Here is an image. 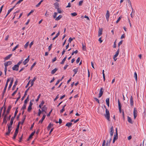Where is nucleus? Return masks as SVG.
I'll return each mask as SVG.
<instances>
[{
	"mask_svg": "<svg viewBox=\"0 0 146 146\" xmlns=\"http://www.w3.org/2000/svg\"><path fill=\"white\" fill-rule=\"evenodd\" d=\"M104 107L106 108V113L104 114V115L106 119L108 121H110V114L109 111L108 110L106 107V106H104Z\"/></svg>",
	"mask_w": 146,
	"mask_h": 146,
	"instance_id": "nucleus-1",
	"label": "nucleus"
},
{
	"mask_svg": "<svg viewBox=\"0 0 146 146\" xmlns=\"http://www.w3.org/2000/svg\"><path fill=\"white\" fill-rule=\"evenodd\" d=\"M116 134L114 135V137L113 138V143H114L115 142V140L117 139V128L116 129Z\"/></svg>",
	"mask_w": 146,
	"mask_h": 146,
	"instance_id": "nucleus-2",
	"label": "nucleus"
},
{
	"mask_svg": "<svg viewBox=\"0 0 146 146\" xmlns=\"http://www.w3.org/2000/svg\"><path fill=\"white\" fill-rule=\"evenodd\" d=\"M104 89L103 88H101L100 89V91L99 93V96L98 97L100 98L102 96V94L103 93V92H104Z\"/></svg>",
	"mask_w": 146,
	"mask_h": 146,
	"instance_id": "nucleus-3",
	"label": "nucleus"
},
{
	"mask_svg": "<svg viewBox=\"0 0 146 146\" xmlns=\"http://www.w3.org/2000/svg\"><path fill=\"white\" fill-rule=\"evenodd\" d=\"M137 111L135 108H134L133 111L134 118L135 119L137 116Z\"/></svg>",
	"mask_w": 146,
	"mask_h": 146,
	"instance_id": "nucleus-4",
	"label": "nucleus"
},
{
	"mask_svg": "<svg viewBox=\"0 0 146 146\" xmlns=\"http://www.w3.org/2000/svg\"><path fill=\"white\" fill-rule=\"evenodd\" d=\"M18 131L19 130H17V129H16L15 131V133H14V135L13 136V138L15 139L16 137V136H17L18 133Z\"/></svg>",
	"mask_w": 146,
	"mask_h": 146,
	"instance_id": "nucleus-5",
	"label": "nucleus"
},
{
	"mask_svg": "<svg viewBox=\"0 0 146 146\" xmlns=\"http://www.w3.org/2000/svg\"><path fill=\"white\" fill-rule=\"evenodd\" d=\"M33 104L31 101L30 102L29 106L28 107V111L29 112L32 109V106Z\"/></svg>",
	"mask_w": 146,
	"mask_h": 146,
	"instance_id": "nucleus-6",
	"label": "nucleus"
},
{
	"mask_svg": "<svg viewBox=\"0 0 146 146\" xmlns=\"http://www.w3.org/2000/svg\"><path fill=\"white\" fill-rule=\"evenodd\" d=\"M29 56L28 58L23 62V64L24 65H26L27 64V63L29 61Z\"/></svg>",
	"mask_w": 146,
	"mask_h": 146,
	"instance_id": "nucleus-7",
	"label": "nucleus"
},
{
	"mask_svg": "<svg viewBox=\"0 0 146 146\" xmlns=\"http://www.w3.org/2000/svg\"><path fill=\"white\" fill-rule=\"evenodd\" d=\"M110 17V13L109 11L108 10L107 11V12L106 14V18L107 19V20L108 21L109 20V17Z\"/></svg>",
	"mask_w": 146,
	"mask_h": 146,
	"instance_id": "nucleus-8",
	"label": "nucleus"
},
{
	"mask_svg": "<svg viewBox=\"0 0 146 146\" xmlns=\"http://www.w3.org/2000/svg\"><path fill=\"white\" fill-rule=\"evenodd\" d=\"M118 103L119 108V112L120 113H121V104H120V102L119 99H118Z\"/></svg>",
	"mask_w": 146,
	"mask_h": 146,
	"instance_id": "nucleus-9",
	"label": "nucleus"
},
{
	"mask_svg": "<svg viewBox=\"0 0 146 146\" xmlns=\"http://www.w3.org/2000/svg\"><path fill=\"white\" fill-rule=\"evenodd\" d=\"M19 67L16 64L15 65L12 67V69L14 70L17 71L18 70Z\"/></svg>",
	"mask_w": 146,
	"mask_h": 146,
	"instance_id": "nucleus-10",
	"label": "nucleus"
},
{
	"mask_svg": "<svg viewBox=\"0 0 146 146\" xmlns=\"http://www.w3.org/2000/svg\"><path fill=\"white\" fill-rule=\"evenodd\" d=\"M35 133V131H34L31 133V134L30 135L28 139V141H29L30 139L32 138L33 136L34 135Z\"/></svg>",
	"mask_w": 146,
	"mask_h": 146,
	"instance_id": "nucleus-11",
	"label": "nucleus"
},
{
	"mask_svg": "<svg viewBox=\"0 0 146 146\" xmlns=\"http://www.w3.org/2000/svg\"><path fill=\"white\" fill-rule=\"evenodd\" d=\"M18 83V80L17 79H16L15 82L14 83V85L13 86V88H12V90H15V88L16 86V85L17 84V83Z\"/></svg>",
	"mask_w": 146,
	"mask_h": 146,
	"instance_id": "nucleus-12",
	"label": "nucleus"
},
{
	"mask_svg": "<svg viewBox=\"0 0 146 146\" xmlns=\"http://www.w3.org/2000/svg\"><path fill=\"white\" fill-rule=\"evenodd\" d=\"M110 129V133L111 136V137L113 135L114 131L113 127V126H112V127Z\"/></svg>",
	"mask_w": 146,
	"mask_h": 146,
	"instance_id": "nucleus-13",
	"label": "nucleus"
},
{
	"mask_svg": "<svg viewBox=\"0 0 146 146\" xmlns=\"http://www.w3.org/2000/svg\"><path fill=\"white\" fill-rule=\"evenodd\" d=\"M30 87H29V88L25 91L24 95V96L22 97V100H23L24 98L27 95V93L28 92V91L29 90Z\"/></svg>",
	"mask_w": 146,
	"mask_h": 146,
	"instance_id": "nucleus-14",
	"label": "nucleus"
},
{
	"mask_svg": "<svg viewBox=\"0 0 146 146\" xmlns=\"http://www.w3.org/2000/svg\"><path fill=\"white\" fill-rule=\"evenodd\" d=\"M46 115H43L42 117V118L41 120H40L39 121L38 123H42V122L43 121L44 119L46 117Z\"/></svg>",
	"mask_w": 146,
	"mask_h": 146,
	"instance_id": "nucleus-15",
	"label": "nucleus"
},
{
	"mask_svg": "<svg viewBox=\"0 0 146 146\" xmlns=\"http://www.w3.org/2000/svg\"><path fill=\"white\" fill-rule=\"evenodd\" d=\"M13 81H14V79L13 78H12L11 81V82H10V83L9 84V86L8 87V90H9L11 88V86H12V85L13 84Z\"/></svg>",
	"mask_w": 146,
	"mask_h": 146,
	"instance_id": "nucleus-16",
	"label": "nucleus"
},
{
	"mask_svg": "<svg viewBox=\"0 0 146 146\" xmlns=\"http://www.w3.org/2000/svg\"><path fill=\"white\" fill-rule=\"evenodd\" d=\"M130 103L131 105L132 106L133 105V98L132 96H131L130 98Z\"/></svg>",
	"mask_w": 146,
	"mask_h": 146,
	"instance_id": "nucleus-17",
	"label": "nucleus"
},
{
	"mask_svg": "<svg viewBox=\"0 0 146 146\" xmlns=\"http://www.w3.org/2000/svg\"><path fill=\"white\" fill-rule=\"evenodd\" d=\"M37 78L36 77H35L31 81V85L30 87H31L34 84V82L35 81L36 79Z\"/></svg>",
	"mask_w": 146,
	"mask_h": 146,
	"instance_id": "nucleus-18",
	"label": "nucleus"
},
{
	"mask_svg": "<svg viewBox=\"0 0 146 146\" xmlns=\"http://www.w3.org/2000/svg\"><path fill=\"white\" fill-rule=\"evenodd\" d=\"M119 47L118 50H117V52H116L115 54L114 55V58H116L118 55L119 52Z\"/></svg>",
	"mask_w": 146,
	"mask_h": 146,
	"instance_id": "nucleus-19",
	"label": "nucleus"
},
{
	"mask_svg": "<svg viewBox=\"0 0 146 146\" xmlns=\"http://www.w3.org/2000/svg\"><path fill=\"white\" fill-rule=\"evenodd\" d=\"M12 54H9L5 58V60H8L12 56Z\"/></svg>",
	"mask_w": 146,
	"mask_h": 146,
	"instance_id": "nucleus-20",
	"label": "nucleus"
},
{
	"mask_svg": "<svg viewBox=\"0 0 146 146\" xmlns=\"http://www.w3.org/2000/svg\"><path fill=\"white\" fill-rule=\"evenodd\" d=\"M102 29L99 28L98 31V36H100L102 34Z\"/></svg>",
	"mask_w": 146,
	"mask_h": 146,
	"instance_id": "nucleus-21",
	"label": "nucleus"
},
{
	"mask_svg": "<svg viewBox=\"0 0 146 146\" xmlns=\"http://www.w3.org/2000/svg\"><path fill=\"white\" fill-rule=\"evenodd\" d=\"M106 104L108 107H109L110 105V99L109 98H107L106 100Z\"/></svg>",
	"mask_w": 146,
	"mask_h": 146,
	"instance_id": "nucleus-22",
	"label": "nucleus"
},
{
	"mask_svg": "<svg viewBox=\"0 0 146 146\" xmlns=\"http://www.w3.org/2000/svg\"><path fill=\"white\" fill-rule=\"evenodd\" d=\"M128 121L130 123L132 124L133 122L131 117L129 116L127 117Z\"/></svg>",
	"mask_w": 146,
	"mask_h": 146,
	"instance_id": "nucleus-23",
	"label": "nucleus"
},
{
	"mask_svg": "<svg viewBox=\"0 0 146 146\" xmlns=\"http://www.w3.org/2000/svg\"><path fill=\"white\" fill-rule=\"evenodd\" d=\"M111 140V139H110L109 141L108 140L107 141L106 144V146H109L110 145V142Z\"/></svg>",
	"mask_w": 146,
	"mask_h": 146,
	"instance_id": "nucleus-24",
	"label": "nucleus"
},
{
	"mask_svg": "<svg viewBox=\"0 0 146 146\" xmlns=\"http://www.w3.org/2000/svg\"><path fill=\"white\" fill-rule=\"evenodd\" d=\"M58 69L56 68H54V69L51 72V73L52 74H54L56 72L57 70Z\"/></svg>",
	"mask_w": 146,
	"mask_h": 146,
	"instance_id": "nucleus-25",
	"label": "nucleus"
},
{
	"mask_svg": "<svg viewBox=\"0 0 146 146\" xmlns=\"http://www.w3.org/2000/svg\"><path fill=\"white\" fill-rule=\"evenodd\" d=\"M11 106H9L7 109V114H8L9 113V111L11 109Z\"/></svg>",
	"mask_w": 146,
	"mask_h": 146,
	"instance_id": "nucleus-26",
	"label": "nucleus"
},
{
	"mask_svg": "<svg viewBox=\"0 0 146 146\" xmlns=\"http://www.w3.org/2000/svg\"><path fill=\"white\" fill-rule=\"evenodd\" d=\"M60 31H59L58 33L56 34L55 36L54 37L52 38V40H54L56 38H57L58 36L60 35Z\"/></svg>",
	"mask_w": 146,
	"mask_h": 146,
	"instance_id": "nucleus-27",
	"label": "nucleus"
},
{
	"mask_svg": "<svg viewBox=\"0 0 146 146\" xmlns=\"http://www.w3.org/2000/svg\"><path fill=\"white\" fill-rule=\"evenodd\" d=\"M12 128L8 129V131L6 133V135H9V134L12 130Z\"/></svg>",
	"mask_w": 146,
	"mask_h": 146,
	"instance_id": "nucleus-28",
	"label": "nucleus"
},
{
	"mask_svg": "<svg viewBox=\"0 0 146 146\" xmlns=\"http://www.w3.org/2000/svg\"><path fill=\"white\" fill-rule=\"evenodd\" d=\"M62 17V16L61 15H60L56 18L55 20L56 21H58L60 20Z\"/></svg>",
	"mask_w": 146,
	"mask_h": 146,
	"instance_id": "nucleus-29",
	"label": "nucleus"
},
{
	"mask_svg": "<svg viewBox=\"0 0 146 146\" xmlns=\"http://www.w3.org/2000/svg\"><path fill=\"white\" fill-rule=\"evenodd\" d=\"M15 118V117H12L11 120L10 122V124H11V125H12Z\"/></svg>",
	"mask_w": 146,
	"mask_h": 146,
	"instance_id": "nucleus-30",
	"label": "nucleus"
},
{
	"mask_svg": "<svg viewBox=\"0 0 146 146\" xmlns=\"http://www.w3.org/2000/svg\"><path fill=\"white\" fill-rule=\"evenodd\" d=\"M53 126V124H51V123H50L49 125H48V126L47 127V129L48 130H49L50 129V128Z\"/></svg>",
	"mask_w": 146,
	"mask_h": 146,
	"instance_id": "nucleus-31",
	"label": "nucleus"
},
{
	"mask_svg": "<svg viewBox=\"0 0 146 146\" xmlns=\"http://www.w3.org/2000/svg\"><path fill=\"white\" fill-rule=\"evenodd\" d=\"M134 77L135 78V80L137 81V74L136 72H135L134 74Z\"/></svg>",
	"mask_w": 146,
	"mask_h": 146,
	"instance_id": "nucleus-32",
	"label": "nucleus"
},
{
	"mask_svg": "<svg viewBox=\"0 0 146 146\" xmlns=\"http://www.w3.org/2000/svg\"><path fill=\"white\" fill-rule=\"evenodd\" d=\"M54 5L56 9L59 8L58 3L56 2L54 3Z\"/></svg>",
	"mask_w": 146,
	"mask_h": 146,
	"instance_id": "nucleus-33",
	"label": "nucleus"
},
{
	"mask_svg": "<svg viewBox=\"0 0 146 146\" xmlns=\"http://www.w3.org/2000/svg\"><path fill=\"white\" fill-rule=\"evenodd\" d=\"M66 58H67V57L66 56L64 58V59L62 60V61L61 62H60V64H64V62L66 60Z\"/></svg>",
	"mask_w": 146,
	"mask_h": 146,
	"instance_id": "nucleus-34",
	"label": "nucleus"
},
{
	"mask_svg": "<svg viewBox=\"0 0 146 146\" xmlns=\"http://www.w3.org/2000/svg\"><path fill=\"white\" fill-rule=\"evenodd\" d=\"M7 86H8V84H6L5 86V88H4V90L3 91V95H4V93L6 91Z\"/></svg>",
	"mask_w": 146,
	"mask_h": 146,
	"instance_id": "nucleus-35",
	"label": "nucleus"
},
{
	"mask_svg": "<svg viewBox=\"0 0 146 146\" xmlns=\"http://www.w3.org/2000/svg\"><path fill=\"white\" fill-rule=\"evenodd\" d=\"M42 111L45 112V111L47 110V108L45 106H44L42 107Z\"/></svg>",
	"mask_w": 146,
	"mask_h": 146,
	"instance_id": "nucleus-36",
	"label": "nucleus"
},
{
	"mask_svg": "<svg viewBox=\"0 0 146 146\" xmlns=\"http://www.w3.org/2000/svg\"><path fill=\"white\" fill-rule=\"evenodd\" d=\"M29 100V96H28L26 99L24 101V104H27L28 101Z\"/></svg>",
	"mask_w": 146,
	"mask_h": 146,
	"instance_id": "nucleus-37",
	"label": "nucleus"
},
{
	"mask_svg": "<svg viewBox=\"0 0 146 146\" xmlns=\"http://www.w3.org/2000/svg\"><path fill=\"white\" fill-rule=\"evenodd\" d=\"M72 124V123H68L66 124V126L68 127H70L71 126Z\"/></svg>",
	"mask_w": 146,
	"mask_h": 146,
	"instance_id": "nucleus-38",
	"label": "nucleus"
},
{
	"mask_svg": "<svg viewBox=\"0 0 146 146\" xmlns=\"http://www.w3.org/2000/svg\"><path fill=\"white\" fill-rule=\"evenodd\" d=\"M44 102L43 101H42V102H41V103L39 105V107L40 108H41V107L44 104Z\"/></svg>",
	"mask_w": 146,
	"mask_h": 146,
	"instance_id": "nucleus-39",
	"label": "nucleus"
},
{
	"mask_svg": "<svg viewBox=\"0 0 146 146\" xmlns=\"http://www.w3.org/2000/svg\"><path fill=\"white\" fill-rule=\"evenodd\" d=\"M27 104H24L23 105L22 108L21 109V110H24L25 109H26V107Z\"/></svg>",
	"mask_w": 146,
	"mask_h": 146,
	"instance_id": "nucleus-40",
	"label": "nucleus"
},
{
	"mask_svg": "<svg viewBox=\"0 0 146 146\" xmlns=\"http://www.w3.org/2000/svg\"><path fill=\"white\" fill-rule=\"evenodd\" d=\"M19 46V44L17 45L12 50V51H13L15 50Z\"/></svg>",
	"mask_w": 146,
	"mask_h": 146,
	"instance_id": "nucleus-41",
	"label": "nucleus"
},
{
	"mask_svg": "<svg viewBox=\"0 0 146 146\" xmlns=\"http://www.w3.org/2000/svg\"><path fill=\"white\" fill-rule=\"evenodd\" d=\"M79 119L78 118L76 120H75L74 119H72L71 121V122H73L74 121V123H75L78 122L79 120Z\"/></svg>",
	"mask_w": 146,
	"mask_h": 146,
	"instance_id": "nucleus-42",
	"label": "nucleus"
},
{
	"mask_svg": "<svg viewBox=\"0 0 146 146\" xmlns=\"http://www.w3.org/2000/svg\"><path fill=\"white\" fill-rule=\"evenodd\" d=\"M78 68H76V69H74L73 70V71L74 72L75 74H76L77 73V72L78 71Z\"/></svg>",
	"mask_w": 146,
	"mask_h": 146,
	"instance_id": "nucleus-43",
	"label": "nucleus"
},
{
	"mask_svg": "<svg viewBox=\"0 0 146 146\" xmlns=\"http://www.w3.org/2000/svg\"><path fill=\"white\" fill-rule=\"evenodd\" d=\"M29 42L28 41L25 44V45H24V48H27V47L28 46L29 44Z\"/></svg>",
	"mask_w": 146,
	"mask_h": 146,
	"instance_id": "nucleus-44",
	"label": "nucleus"
},
{
	"mask_svg": "<svg viewBox=\"0 0 146 146\" xmlns=\"http://www.w3.org/2000/svg\"><path fill=\"white\" fill-rule=\"evenodd\" d=\"M43 1V0H41L37 5H36V7H38L40 5L41 3Z\"/></svg>",
	"mask_w": 146,
	"mask_h": 146,
	"instance_id": "nucleus-45",
	"label": "nucleus"
},
{
	"mask_svg": "<svg viewBox=\"0 0 146 146\" xmlns=\"http://www.w3.org/2000/svg\"><path fill=\"white\" fill-rule=\"evenodd\" d=\"M36 64V62H35L31 66V67L30 69L31 70H32L33 68L35 66V65Z\"/></svg>",
	"mask_w": 146,
	"mask_h": 146,
	"instance_id": "nucleus-46",
	"label": "nucleus"
},
{
	"mask_svg": "<svg viewBox=\"0 0 146 146\" xmlns=\"http://www.w3.org/2000/svg\"><path fill=\"white\" fill-rule=\"evenodd\" d=\"M18 109V107H17L16 108V110H15V113H14V117H15L17 115V113L18 112V111L17 110V109Z\"/></svg>",
	"mask_w": 146,
	"mask_h": 146,
	"instance_id": "nucleus-47",
	"label": "nucleus"
},
{
	"mask_svg": "<svg viewBox=\"0 0 146 146\" xmlns=\"http://www.w3.org/2000/svg\"><path fill=\"white\" fill-rule=\"evenodd\" d=\"M23 59L19 61V62L17 63V64H16L18 67H19V66L20 64L22 63Z\"/></svg>",
	"mask_w": 146,
	"mask_h": 146,
	"instance_id": "nucleus-48",
	"label": "nucleus"
},
{
	"mask_svg": "<svg viewBox=\"0 0 146 146\" xmlns=\"http://www.w3.org/2000/svg\"><path fill=\"white\" fill-rule=\"evenodd\" d=\"M21 122L19 121L18 122V124L17 125V127L16 128V129H17V130H19V125L21 123Z\"/></svg>",
	"mask_w": 146,
	"mask_h": 146,
	"instance_id": "nucleus-49",
	"label": "nucleus"
},
{
	"mask_svg": "<svg viewBox=\"0 0 146 146\" xmlns=\"http://www.w3.org/2000/svg\"><path fill=\"white\" fill-rule=\"evenodd\" d=\"M71 15L73 16H75L77 15V14L76 13L74 12L71 13Z\"/></svg>",
	"mask_w": 146,
	"mask_h": 146,
	"instance_id": "nucleus-50",
	"label": "nucleus"
},
{
	"mask_svg": "<svg viewBox=\"0 0 146 146\" xmlns=\"http://www.w3.org/2000/svg\"><path fill=\"white\" fill-rule=\"evenodd\" d=\"M121 18H122V17L121 16L119 17V18H118V19H117V21H116V23H118L121 20Z\"/></svg>",
	"mask_w": 146,
	"mask_h": 146,
	"instance_id": "nucleus-51",
	"label": "nucleus"
},
{
	"mask_svg": "<svg viewBox=\"0 0 146 146\" xmlns=\"http://www.w3.org/2000/svg\"><path fill=\"white\" fill-rule=\"evenodd\" d=\"M7 122V120H6V119H3V123H5V124H6Z\"/></svg>",
	"mask_w": 146,
	"mask_h": 146,
	"instance_id": "nucleus-52",
	"label": "nucleus"
},
{
	"mask_svg": "<svg viewBox=\"0 0 146 146\" xmlns=\"http://www.w3.org/2000/svg\"><path fill=\"white\" fill-rule=\"evenodd\" d=\"M52 44H51L48 47V49L49 51H50L51 50L52 48Z\"/></svg>",
	"mask_w": 146,
	"mask_h": 146,
	"instance_id": "nucleus-53",
	"label": "nucleus"
},
{
	"mask_svg": "<svg viewBox=\"0 0 146 146\" xmlns=\"http://www.w3.org/2000/svg\"><path fill=\"white\" fill-rule=\"evenodd\" d=\"M57 13H56V12H55L54 13V15H53V17L54 18V19L56 18L57 15Z\"/></svg>",
	"mask_w": 146,
	"mask_h": 146,
	"instance_id": "nucleus-54",
	"label": "nucleus"
},
{
	"mask_svg": "<svg viewBox=\"0 0 146 146\" xmlns=\"http://www.w3.org/2000/svg\"><path fill=\"white\" fill-rule=\"evenodd\" d=\"M78 52V51L77 50H76L75 51L73 52L72 53V55H73L74 53L75 54H76Z\"/></svg>",
	"mask_w": 146,
	"mask_h": 146,
	"instance_id": "nucleus-55",
	"label": "nucleus"
},
{
	"mask_svg": "<svg viewBox=\"0 0 146 146\" xmlns=\"http://www.w3.org/2000/svg\"><path fill=\"white\" fill-rule=\"evenodd\" d=\"M34 11V10H31V11L28 14L27 16H29L31 14L33 13Z\"/></svg>",
	"mask_w": 146,
	"mask_h": 146,
	"instance_id": "nucleus-56",
	"label": "nucleus"
},
{
	"mask_svg": "<svg viewBox=\"0 0 146 146\" xmlns=\"http://www.w3.org/2000/svg\"><path fill=\"white\" fill-rule=\"evenodd\" d=\"M82 49L83 50H86V46H85L84 45V44L82 43Z\"/></svg>",
	"mask_w": 146,
	"mask_h": 146,
	"instance_id": "nucleus-57",
	"label": "nucleus"
},
{
	"mask_svg": "<svg viewBox=\"0 0 146 146\" xmlns=\"http://www.w3.org/2000/svg\"><path fill=\"white\" fill-rule=\"evenodd\" d=\"M40 96H41V94H40L38 96V98H37V99L36 100V101L37 102L38 101V100H39V98H40Z\"/></svg>",
	"mask_w": 146,
	"mask_h": 146,
	"instance_id": "nucleus-58",
	"label": "nucleus"
},
{
	"mask_svg": "<svg viewBox=\"0 0 146 146\" xmlns=\"http://www.w3.org/2000/svg\"><path fill=\"white\" fill-rule=\"evenodd\" d=\"M122 42H123V40H121L119 42V43L118 44V46L119 47V46L122 44Z\"/></svg>",
	"mask_w": 146,
	"mask_h": 146,
	"instance_id": "nucleus-59",
	"label": "nucleus"
},
{
	"mask_svg": "<svg viewBox=\"0 0 146 146\" xmlns=\"http://www.w3.org/2000/svg\"><path fill=\"white\" fill-rule=\"evenodd\" d=\"M17 90H15L13 93L12 94V96H14L16 94L17 92Z\"/></svg>",
	"mask_w": 146,
	"mask_h": 146,
	"instance_id": "nucleus-60",
	"label": "nucleus"
},
{
	"mask_svg": "<svg viewBox=\"0 0 146 146\" xmlns=\"http://www.w3.org/2000/svg\"><path fill=\"white\" fill-rule=\"evenodd\" d=\"M23 0H19L17 3L16 4V5H17L18 4H20L22 1Z\"/></svg>",
	"mask_w": 146,
	"mask_h": 146,
	"instance_id": "nucleus-61",
	"label": "nucleus"
},
{
	"mask_svg": "<svg viewBox=\"0 0 146 146\" xmlns=\"http://www.w3.org/2000/svg\"><path fill=\"white\" fill-rule=\"evenodd\" d=\"M83 3V1H80L79 2V6H81L82 5V3Z\"/></svg>",
	"mask_w": 146,
	"mask_h": 146,
	"instance_id": "nucleus-62",
	"label": "nucleus"
},
{
	"mask_svg": "<svg viewBox=\"0 0 146 146\" xmlns=\"http://www.w3.org/2000/svg\"><path fill=\"white\" fill-rule=\"evenodd\" d=\"M57 11L58 13H62V11H61L60 9H59V8L57 9Z\"/></svg>",
	"mask_w": 146,
	"mask_h": 146,
	"instance_id": "nucleus-63",
	"label": "nucleus"
},
{
	"mask_svg": "<svg viewBox=\"0 0 146 146\" xmlns=\"http://www.w3.org/2000/svg\"><path fill=\"white\" fill-rule=\"evenodd\" d=\"M106 144V141L104 140L102 144V146H105Z\"/></svg>",
	"mask_w": 146,
	"mask_h": 146,
	"instance_id": "nucleus-64",
	"label": "nucleus"
}]
</instances>
